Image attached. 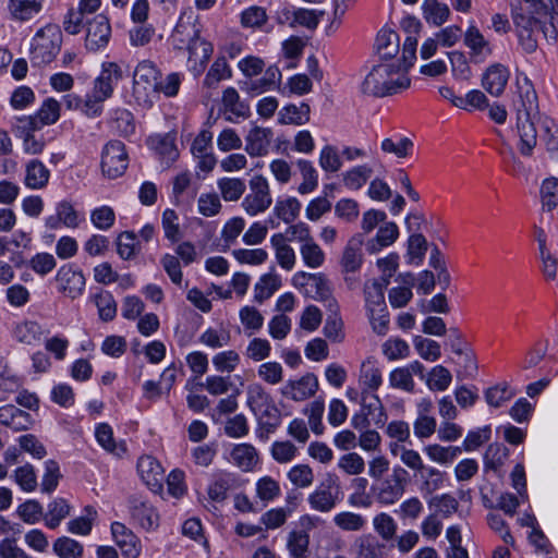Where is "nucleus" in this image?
Masks as SVG:
<instances>
[{
	"instance_id": "obj_41",
	"label": "nucleus",
	"mask_w": 558,
	"mask_h": 558,
	"mask_svg": "<svg viewBox=\"0 0 558 558\" xmlns=\"http://www.w3.org/2000/svg\"><path fill=\"white\" fill-rule=\"evenodd\" d=\"M424 452L428 459L435 463L447 465L461 453V448L457 446H441L439 444H430L424 447Z\"/></svg>"
},
{
	"instance_id": "obj_33",
	"label": "nucleus",
	"mask_w": 558,
	"mask_h": 558,
	"mask_svg": "<svg viewBox=\"0 0 558 558\" xmlns=\"http://www.w3.org/2000/svg\"><path fill=\"white\" fill-rule=\"evenodd\" d=\"M43 0H9L8 10L13 20L28 21L39 13Z\"/></svg>"
},
{
	"instance_id": "obj_21",
	"label": "nucleus",
	"mask_w": 558,
	"mask_h": 558,
	"mask_svg": "<svg viewBox=\"0 0 558 558\" xmlns=\"http://www.w3.org/2000/svg\"><path fill=\"white\" fill-rule=\"evenodd\" d=\"M317 390V377L314 374L308 373L298 380L288 381L282 393L294 401H304L313 397Z\"/></svg>"
},
{
	"instance_id": "obj_3",
	"label": "nucleus",
	"mask_w": 558,
	"mask_h": 558,
	"mask_svg": "<svg viewBox=\"0 0 558 558\" xmlns=\"http://www.w3.org/2000/svg\"><path fill=\"white\" fill-rule=\"evenodd\" d=\"M123 77V71L117 62H104L101 72L95 81L92 95L87 96L84 108L87 114H97L101 104L111 97L113 87Z\"/></svg>"
},
{
	"instance_id": "obj_50",
	"label": "nucleus",
	"mask_w": 558,
	"mask_h": 558,
	"mask_svg": "<svg viewBox=\"0 0 558 558\" xmlns=\"http://www.w3.org/2000/svg\"><path fill=\"white\" fill-rule=\"evenodd\" d=\"M519 37L520 45L527 53H532L537 49V39L535 37L536 31H542L543 25H527L524 20H520L514 24Z\"/></svg>"
},
{
	"instance_id": "obj_13",
	"label": "nucleus",
	"mask_w": 558,
	"mask_h": 558,
	"mask_svg": "<svg viewBox=\"0 0 558 558\" xmlns=\"http://www.w3.org/2000/svg\"><path fill=\"white\" fill-rule=\"evenodd\" d=\"M274 138V132L270 128L253 125L246 133L245 153L255 158L268 155Z\"/></svg>"
},
{
	"instance_id": "obj_1",
	"label": "nucleus",
	"mask_w": 558,
	"mask_h": 558,
	"mask_svg": "<svg viewBox=\"0 0 558 558\" xmlns=\"http://www.w3.org/2000/svg\"><path fill=\"white\" fill-rule=\"evenodd\" d=\"M171 40L175 49H187L190 70L195 75H199L209 61L214 47L211 43L201 37V31L192 22L191 15L180 17L171 35Z\"/></svg>"
},
{
	"instance_id": "obj_12",
	"label": "nucleus",
	"mask_w": 558,
	"mask_h": 558,
	"mask_svg": "<svg viewBox=\"0 0 558 558\" xmlns=\"http://www.w3.org/2000/svg\"><path fill=\"white\" fill-rule=\"evenodd\" d=\"M111 37V26L109 20L98 14L94 16L86 25L85 47L89 51H98L105 48Z\"/></svg>"
},
{
	"instance_id": "obj_53",
	"label": "nucleus",
	"mask_w": 558,
	"mask_h": 558,
	"mask_svg": "<svg viewBox=\"0 0 558 558\" xmlns=\"http://www.w3.org/2000/svg\"><path fill=\"white\" fill-rule=\"evenodd\" d=\"M537 242L544 277L546 280H555L557 277L558 262L546 247V240L543 230H539Z\"/></svg>"
},
{
	"instance_id": "obj_30",
	"label": "nucleus",
	"mask_w": 558,
	"mask_h": 558,
	"mask_svg": "<svg viewBox=\"0 0 558 558\" xmlns=\"http://www.w3.org/2000/svg\"><path fill=\"white\" fill-rule=\"evenodd\" d=\"M232 462L242 471H252L259 461L257 450L251 444H239L231 450Z\"/></svg>"
},
{
	"instance_id": "obj_14",
	"label": "nucleus",
	"mask_w": 558,
	"mask_h": 558,
	"mask_svg": "<svg viewBox=\"0 0 558 558\" xmlns=\"http://www.w3.org/2000/svg\"><path fill=\"white\" fill-rule=\"evenodd\" d=\"M61 105L54 98H47L34 116L19 119L29 130H40L45 125L56 123L60 118Z\"/></svg>"
},
{
	"instance_id": "obj_28",
	"label": "nucleus",
	"mask_w": 558,
	"mask_h": 558,
	"mask_svg": "<svg viewBox=\"0 0 558 558\" xmlns=\"http://www.w3.org/2000/svg\"><path fill=\"white\" fill-rule=\"evenodd\" d=\"M50 178V171L38 159H32L25 165L24 184L32 190L44 189Z\"/></svg>"
},
{
	"instance_id": "obj_60",
	"label": "nucleus",
	"mask_w": 558,
	"mask_h": 558,
	"mask_svg": "<svg viewBox=\"0 0 558 558\" xmlns=\"http://www.w3.org/2000/svg\"><path fill=\"white\" fill-rule=\"evenodd\" d=\"M247 405L257 414L265 405L272 402L271 397L260 384H251L246 390Z\"/></svg>"
},
{
	"instance_id": "obj_63",
	"label": "nucleus",
	"mask_w": 558,
	"mask_h": 558,
	"mask_svg": "<svg viewBox=\"0 0 558 558\" xmlns=\"http://www.w3.org/2000/svg\"><path fill=\"white\" fill-rule=\"evenodd\" d=\"M239 317L248 336L257 332L264 325V316L254 306H244L239 312Z\"/></svg>"
},
{
	"instance_id": "obj_18",
	"label": "nucleus",
	"mask_w": 558,
	"mask_h": 558,
	"mask_svg": "<svg viewBox=\"0 0 558 558\" xmlns=\"http://www.w3.org/2000/svg\"><path fill=\"white\" fill-rule=\"evenodd\" d=\"M137 472L142 481L151 490H158L162 487L165 471L154 457L142 456L137 461Z\"/></svg>"
},
{
	"instance_id": "obj_35",
	"label": "nucleus",
	"mask_w": 558,
	"mask_h": 558,
	"mask_svg": "<svg viewBox=\"0 0 558 558\" xmlns=\"http://www.w3.org/2000/svg\"><path fill=\"white\" fill-rule=\"evenodd\" d=\"M149 143L166 167H170L178 159L179 151L170 136L151 137Z\"/></svg>"
},
{
	"instance_id": "obj_25",
	"label": "nucleus",
	"mask_w": 558,
	"mask_h": 558,
	"mask_svg": "<svg viewBox=\"0 0 558 558\" xmlns=\"http://www.w3.org/2000/svg\"><path fill=\"white\" fill-rule=\"evenodd\" d=\"M363 239L357 234L352 236L343 248L340 265L345 272L357 271L363 264Z\"/></svg>"
},
{
	"instance_id": "obj_51",
	"label": "nucleus",
	"mask_w": 558,
	"mask_h": 558,
	"mask_svg": "<svg viewBox=\"0 0 558 558\" xmlns=\"http://www.w3.org/2000/svg\"><path fill=\"white\" fill-rule=\"evenodd\" d=\"M373 169L367 165L353 167L343 173V184L349 190H360L372 177Z\"/></svg>"
},
{
	"instance_id": "obj_58",
	"label": "nucleus",
	"mask_w": 558,
	"mask_h": 558,
	"mask_svg": "<svg viewBox=\"0 0 558 558\" xmlns=\"http://www.w3.org/2000/svg\"><path fill=\"white\" fill-rule=\"evenodd\" d=\"M281 494V487L278 481L271 476H263L256 482V496L265 504L277 499Z\"/></svg>"
},
{
	"instance_id": "obj_2",
	"label": "nucleus",
	"mask_w": 558,
	"mask_h": 558,
	"mask_svg": "<svg viewBox=\"0 0 558 558\" xmlns=\"http://www.w3.org/2000/svg\"><path fill=\"white\" fill-rule=\"evenodd\" d=\"M410 86V78L397 63H379L372 68L362 82V93L374 97L397 94Z\"/></svg>"
},
{
	"instance_id": "obj_56",
	"label": "nucleus",
	"mask_w": 558,
	"mask_h": 558,
	"mask_svg": "<svg viewBox=\"0 0 558 558\" xmlns=\"http://www.w3.org/2000/svg\"><path fill=\"white\" fill-rule=\"evenodd\" d=\"M13 478L23 492L32 493L38 487L36 471L29 463L15 469L13 472Z\"/></svg>"
},
{
	"instance_id": "obj_39",
	"label": "nucleus",
	"mask_w": 558,
	"mask_h": 558,
	"mask_svg": "<svg viewBox=\"0 0 558 558\" xmlns=\"http://www.w3.org/2000/svg\"><path fill=\"white\" fill-rule=\"evenodd\" d=\"M258 415L259 437L267 438L280 424V412L274 402L265 405L256 414Z\"/></svg>"
},
{
	"instance_id": "obj_48",
	"label": "nucleus",
	"mask_w": 558,
	"mask_h": 558,
	"mask_svg": "<svg viewBox=\"0 0 558 558\" xmlns=\"http://www.w3.org/2000/svg\"><path fill=\"white\" fill-rule=\"evenodd\" d=\"M333 524L344 532H360L366 524L365 518L352 511H341L333 519Z\"/></svg>"
},
{
	"instance_id": "obj_45",
	"label": "nucleus",
	"mask_w": 558,
	"mask_h": 558,
	"mask_svg": "<svg viewBox=\"0 0 558 558\" xmlns=\"http://www.w3.org/2000/svg\"><path fill=\"white\" fill-rule=\"evenodd\" d=\"M373 527L383 541L390 542L397 535L398 524L389 513L380 512L373 518Z\"/></svg>"
},
{
	"instance_id": "obj_27",
	"label": "nucleus",
	"mask_w": 558,
	"mask_h": 558,
	"mask_svg": "<svg viewBox=\"0 0 558 558\" xmlns=\"http://www.w3.org/2000/svg\"><path fill=\"white\" fill-rule=\"evenodd\" d=\"M399 236V228L392 222L380 226L377 234L366 242V251L369 254H377L381 248L390 246Z\"/></svg>"
},
{
	"instance_id": "obj_43",
	"label": "nucleus",
	"mask_w": 558,
	"mask_h": 558,
	"mask_svg": "<svg viewBox=\"0 0 558 558\" xmlns=\"http://www.w3.org/2000/svg\"><path fill=\"white\" fill-rule=\"evenodd\" d=\"M301 203L295 197H286L277 199L274 214L286 223H292L300 215Z\"/></svg>"
},
{
	"instance_id": "obj_57",
	"label": "nucleus",
	"mask_w": 558,
	"mask_h": 558,
	"mask_svg": "<svg viewBox=\"0 0 558 558\" xmlns=\"http://www.w3.org/2000/svg\"><path fill=\"white\" fill-rule=\"evenodd\" d=\"M70 513V506L65 499H56L48 505V510L44 515L46 525L49 529H56L61 521Z\"/></svg>"
},
{
	"instance_id": "obj_29",
	"label": "nucleus",
	"mask_w": 558,
	"mask_h": 558,
	"mask_svg": "<svg viewBox=\"0 0 558 558\" xmlns=\"http://www.w3.org/2000/svg\"><path fill=\"white\" fill-rule=\"evenodd\" d=\"M420 481V490L423 495H432L439 490L445 483L446 473L435 466L425 465L417 475H414Z\"/></svg>"
},
{
	"instance_id": "obj_34",
	"label": "nucleus",
	"mask_w": 558,
	"mask_h": 558,
	"mask_svg": "<svg viewBox=\"0 0 558 558\" xmlns=\"http://www.w3.org/2000/svg\"><path fill=\"white\" fill-rule=\"evenodd\" d=\"M271 245L276 252L278 264L287 270H291L295 264V253L287 243V239L282 233H276L270 239Z\"/></svg>"
},
{
	"instance_id": "obj_55",
	"label": "nucleus",
	"mask_w": 558,
	"mask_h": 558,
	"mask_svg": "<svg viewBox=\"0 0 558 558\" xmlns=\"http://www.w3.org/2000/svg\"><path fill=\"white\" fill-rule=\"evenodd\" d=\"M452 381V375L442 365L434 366L426 377V385L432 391H445Z\"/></svg>"
},
{
	"instance_id": "obj_22",
	"label": "nucleus",
	"mask_w": 558,
	"mask_h": 558,
	"mask_svg": "<svg viewBox=\"0 0 558 558\" xmlns=\"http://www.w3.org/2000/svg\"><path fill=\"white\" fill-rule=\"evenodd\" d=\"M518 101H515L519 113H538V99L532 82L525 76H517Z\"/></svg>"
},
{
	"instance_id": "obj_17",
	"label": "nucleus",
	"mask_w": 558,
	"mask_h": 558,
	"mask_svg": "<svg viewBox=\"0 0 558 558\" xmlns=\"http://www.w3.org/2000/svg\"><path fill=\"white\" fill-rule=\"evenodd\" d=\"M112 537L126 558H137L141 554V541L123 523L113 522L111 524Z\"/></svg>"
},
{
	"instance_id": "obj_26",
	"label": "nucleus",
	"mask_w": 558,
	"mask_h": 558,
	"mask_svg": "<svg viewBox=\"0 0 558 558\" xmlns=\"http://www.w3.org/2000/svg\"><path fill=\"white\" fill-rule=\"evenodd\" d=\"M32 423L33 420L31 415L13 404H5L0 408V424L10 427L13 430L27 429Z\"/></svg>"
},
{
	"instance_id": "obj_10",
	"label": "nucleus",
	"mask_w": 558,
	"mask_h": 558,
	"mask_svg": "<svg viewBox=\"0 0 558 558\" xmlns=\"http://www.w3.org/2000/svg\"><path fill=\"white\" fill-rule=\"evenodd\" d=\"M463 44L468 48L470 61L474 64L486 62L494 52L490 41L475 25H470L465 31Z\"/></svg>"
},
{
	"instance_id": "obj_24",
	"label": "nucleus",
	"mask_w": 558,
	"mask_h": 558,
	"mask_svg": "<svg viewBox=\"0 0 558 558\" xmlns=\"http://www.w3.org/2000/svg\"><path fill=\"white\" fill-rule=\"evenodd\" d=\"M301 277L306 279V293L318 301L328 302L329 306H337L331 295L330 282L325 276L302 272Z\"/></svg>"
},
{
	"instance_id": "obj_20",
	"label": "nucleus",
	"mask_w": 558,
	"mask_h": 558,
	"mask_svg": "<svg viewBox=\"0 0 558 558\" xmlns=\"http://www.w3.org/2000/svg\"><path fill=\"white\" fill-rule=\"evenodd\" d=\"M222 108L226 121L231 123H235L238 119H246L251 113L250 106L241 100L238 90L233 87L223 90Z\"/></svg>"
},
{
	"instance_id": "obj_38",
	"label": "nucleus",
	"mask_w": 558,
	"mask_h": 558,
	"mask_svg": "<svg viewBox=\"0 0 558 558\" xmlns=\"http://www.w3.org/2000/svg\"><path fill=\"white\" fill-rule=\"evenodd\" d=\"M414 143L411 138L396 135L381 141L380 149L385 154L395 155L397 158H407L411 156Z\"/></svg>"
},
{
	"instance_id": "obj_54",
	"label": "nucleus",
	"mask_w": 558,
	"mask_h": 558,
	"mask_svg": "<svg viewBox=\"0 0 558 558\" xmlns=\"http://www.w3.org/2000/svg\"><path fill=\"white\" fill-rule=\"evenodd\" d=\"M281 286V280L277 275H264L254 288V300L263 303L269 299Z\"/></svg>"
},
{
	"instance_id": "obj_23",
	"label": "nucleus",
	"mask_w": 558,
	"mask_h": 558,
	"mask_svg": "<svg viewBox=\"0 0 558 558\" xmlns=\"http://www.w3.org/2000/svg\"><path fill=\"white\" fill-rule=\"evenodd\" d=\"M537 113H519L518 114V133L521 145L522 155L530 156L537 143V132L534 125V117Z\"/></svg>"
},
{
	"instance_id": "obj_59",
	"label": "nucleus",
	"mask_w": 558,
	"mask_h": 558,
	"mask_svg": "<svg viewBox=\"0 0 558 558\" xmlns=\"http://www.w3.org/2000/svg\"><path fill=\"white\" fill-rule=\"evenodd\" d=\"M361 385L368 390H377L381 383V372L376 367L375 363L371 360L363 362L360 374Z\"/></svg>"
},
{
	"instance_id": "obj_49",
	"label": "nucleus",
	"mask_w": 558,
	"mask_h": 558,
	"mask_svg": "<svg viewBox=\"0 0 558 558\" xmlns=\"http://www.w3.org/2000/svg\"><path fill=\"white\" fill-rule=\"evenodd\" d=\"M354 558H387L386 545L375 538L362 537L356 545Z\"/></svg>"
},
{
	"instance_id": "obj_6",
	"label": "nucleus",
	"mask_w": 558,
	"mask_h": 558,
	"mask_svg": "<svg viewBox=\"0 0 558 558\" xmlns=\"http://www.w3.org/2000/svg\"><path fill=\"white\" fill-rule=\"evenodd\" d=\"M341 487L338 477L327 474L326 478L308 495L307 502L312 510L331 512L341 500Z\"/></svg>"
},
{
	"instance_id": "obj_8",
	"label": "nucleus",
	"mask_w": 558,
	"mask_h": 558,
	"mask_svg": "<svg viewBox=\"0 0 558 558\" xmlns=\"http://www.w3.org/2000/svg\"><path fill=\"white\" fill-rule=\"evenodd\" d=\"M129 165L125 146L120 141H110L106 144L101 155V170L109 179L121 177Z\"/></svg>"
},
{
	"instance_id": "obj_40",
	"label": "nucleus",
	"mask_w": 558,
	"mask_h": 558,
	"mask_svg": "<svg viewBox=\"0 0 558 558\" xmlns=\"http://www.w3.org/2000/svg\"><path fill=\"white\" fill-rule=\"evenodd\" d=\"M310 106L302 102L300 106L288 105L279 112V122L281 124L303 125L310 121Z\"/></svg>"
},
{
	"instance_id": "obj_4",
	"label": "nucleus",
	"mask_w": 558,
	"mask_h": 558,
	"mask_svg": "<svg viewBox=\"0 0 558 558\" xmlns=\"http://www.w3.org/2000/svg\"><path fill=\"white\" fill-rule=\"evenodd\" d=\"M160 72L154 62L141 61L133 74V95L140 105L150 107L158 97Z\"/></svg>"
},
{
	"instance_id": "obj_52",
	"label": "nucleus",
	"mask_w": 558,
	"mask_h": 558,
	"mask_svg": "<svg viewBox=\"0 0 558 558\" xmlns=\"http://www.w3.org/2000/svg\"><path fill=\"white\" fill-rule=\"evenodd\" d=\"M296 166L303 178V182L299 185L300 194L305 195L312 193L318 185V173L311 161L300 159Z\"/></svg>"
},
{
	"instance_id": "obj_44",
	"label": "nucleus",
	"mask_w": 558,
	"mask_h": 558,
	"mask_svg": "<svg viewBox=\"0 0 558 558\" xmlns=\"http://www.w3.org/2000/svg\"><path fill=\"white\" fill-rule=\"evenodd\" d=\"M310 536L304 531H291L287 538V548L292 558H307Z\"/></svg>"
},
{
	"instance_id": "obj_36",
	"label": "nucleus",
	"mask_w": 558,
	"mask_h": 558,
	"mask_svg": "<svg viewBox=\"0 0 558 558\" xmlns=\"http://www.w3.org/2000/svg\"><path fill=\"white\" fill-rule=\"evenodd\" d=\"M98 444L108 452L116 457H122L126 452V446L123 441L117 442L113 438L112 428L108 424H99L95 432Z\"/></svg>"
},
{
	"instance_id": "obj_61",
	"label": "nucleus",
	"mask_w": 558,
	"mask_h": 558,
	"mask_svg": "<svg viewBox=\"0 0 558 558\" xmlns=\"http://www.w3.org/2000/svg\"><path fill=\"white\" fill-rule=\"evenodd\" d=\"M231 77V69L227 63L225 57H218L215 62L211 64L206 77L204 80V84L208 87H215L222 80H228Z\"/></svg>"
},
{
	"instance_id": "obj_5",
	"label": "nucleus",
	"mask_w": 558,
	"mask_h": 558,
	"mask_svg": "<svg viewBox=\"0 0 558 558\" xmlns=\"http://www.w3.org/2000/svg\"><path fill=\"white\" fill-rule=\"evenodd\" d=\"M62 34L57 25L40 28L33 38L31 60L35 65L50 63L60 51Z\"/></svg>"
},
{
	"instance_id": "obj_9",
	"label": "nucleus",
	"mask_w": 558,
	"mask_h": 558,
	"mask_svg": "<svg viewBox=\"0 0 558 558\" xmlns=\"http://www.w3.org/2000/svg\"><path fill=\"white\" fill-rule=\"evenodd\" d=\"M403 473H405V470L402 468H395L389 477L380 480L372 486L375 498L379 504L390 506L402 497L405 490Z\"/></svg>"
},
{
	"instance_id": "obj_32",
	"label": "nucleus",
	"mask_w": 558,
	"mask_h": 558,
	"mask_svg": "<svg viewBox=\"0 0 558 558\" xmlns=\"http://www.w3.org/2000/svg\"><path fill=\"white\" fill-rule=\"evenodd\" d=\"M375 47L383 59H391L400 49L399 35L390 28H383L377 34Z\"/></svg>"
},
{
	"instance_id": "obj_7",
	"label": "nucleus",
	"mask_w": 558,
	"mask_h": 558,
	"mask_svg": "<svg viewBox=\"0 0 558 558\" xmlns=\"http://www.w3.org/2000/svg\"><path fill=\"white\" fill-rule=\"evenodd\" d=\"M272 204L270 186L263 175H254L248 181V193L243 197L241 207L248 216L265 213Z\"/></svg>"
},
{
	"instance_id": "obj_19",
	"label": "nucleus",
	"mask_w": 558,
	"mask_h": 558,
	"mask_svg": "<svg viewBox=\"0 0 558 558\" xmlns=\"http://www.w3.org/2000/svg\"><path fill=\"white\" fill-rule=\"evenodd\" d=\"M131 517L142 529L156 530L159 525V514L147 501L133 497L130 499Z\"/></svg>"
},
{
	"instance_id": "obj_37",
	"label": "nucleus",
	"mask_w": 558,
	"mask_h": 558,
	"mask_svg": "<svg viewBox=\"0 0 558 558\" xmlns=\"http://www.w3.org/2000/svg\"><path fill=\"white\" fill-rule=\"evenodd\" d=\"M388 284L383 283L377 279L369 280L364 284L366 311H374V308H384L387 306L384 292Z\"/></svg>"
},
{
	"instance_id": "obj_42",
	"label": "nucleus",
	"mask_w": 558,
	"mask_h": 558,
	"mask_svg": "<svg viewBox=\"0 0 558 558\" xmlns=\"http://www.w3.org/2000/svg\"><path fill=\"white\" fill-rule=\"evenodd\" d=\"M422 10L426 22L435 26L442 25L450 15L448 5L438 0H424Z\"/></svg>"
},
{
	"instance_id": "obj_64",
	"label": "nucleus",
	"mask_w": 558,
	"mask_h": 558,
	"mask_svg": "<svg viewBox=\"0 0 558 558\" xmlns=\"http://www.w3.org/2000/svg\"><path fill=\"white\" fill-rule=\"evenodd\" d=\"M413 344L418 355L425 361L435 362L441 355L440 345L435 340L416 336Z\"/></svg>"
},
{
	"instance_id": "obj_15",
	"label": "nucleus",
	"mask_w": 558,
	"mask_h": 558,
	"mask_svg": "<svg viewBox=\"0 0 558 558\" xmlns=\"http://www.w3.org/2000/svg\"><path fill=\"white\" fill-rule=\"evenodd\" d=\"M11 336L21 344L37 347L46 337V331L38 322L33 319H22L14 323Z\"/></svg>"
},
{
	"instance_id": "obj_11",
	"label": "nucleus",
	"mask_w": 558,
	"mask_h": 558,
	"mask_svg": "<svg viewBox=\"0 0 558 558\" xmlns=\"http://www.w3.org/2000/svg\"><path fill=\"white\" fill-rule=\"evenodd\" d=\"M548 9L542 0H521L512 11V20L518 24L522 19L527 25H543L544 36H548V27L543 19H547Z\"/></svg>"
},
{
	"instance_id": "obj_62",
	"label": "nucleus",
	"mask_w": 558,
	"mask_h": 558,
	"mask_svg": "<svg viewBox=\"0 0 558 558\" xmlns=\"http://www.w3.org/2000/svg\"><path fill=\"white\" fill-rule=\"evenodd\" d=\"M508 454V448L502 444H490L484 454L485 469L497 471L505 463Z\"/></svg>"
},
{
	"instance_id": "obj_16",
	"label": "nucleus",
	"mask_w": 558,
	"mask_h": 558,
	"mask_svg": "<svg viewBox=\"0 0 558 558\" xmlns=\"http://www.w3.org/2000/svg\"><path fill=\"white\" fill-rule=\"evenodd\" d=\"M510 71L501 63L490 64L482 75V86L492 96H500L509 81Z\"/></svg>"
},
{
	"instance_id": "obj_47",
	"label": "nucleus",
	"mask_w": 558,
	"mask_h": 558,
	"mask_svg": "<svg viewBox=\"0 0 558 558\" xmlns=\"http://www.w3.org/2000/svg\"><path fill=\"white\" fill-rule=\"evenodd\" d=\"M300 255L303 263L312 269L322 267L326 259L323 248L314 239L304 245H300Z\"/></svg>"
},
{
	"instance_id": "obj_46",
	"label": "nucleus",
	"mask_w": 558,
	"mask_h": 558,
	"mask_svg": "<svg viewBox=\"0 0 558 558\" xmlns=\"http://www.w3.org/2000/svg\"><path fill=\"white\" fill-rule=\"evenodd\" d=\"M353 493L349 496V504L356 508H369L373 504L371 495L366 492L368 481L365 477H355L351 482Z\"/></svg>"
},
{
	"instance_id": "obj_31",
	"label": "nucleus",
	"mask_w": 558,
	"mask_h": 558,
	"mask_svg": "<svg viewBox=\"0 0 558 558\" xmlns=\"http://www.w3.org/2000/svg\"><path fill=\"white\" fill-rule=\"evenodd\" d=\"M217 187L225 202L235 203L242 198L247 186L244 179L223 177L217 181Z\"/></svg>"
}]
</instances>
